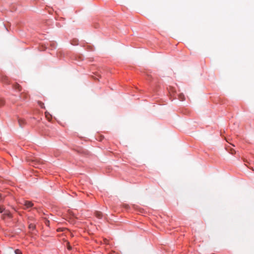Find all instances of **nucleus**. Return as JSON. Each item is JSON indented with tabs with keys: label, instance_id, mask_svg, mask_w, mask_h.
Instances as JSON below:
<instances>
[{
	"label": "nucleus",
	"instance_id": "7ed1b4c3",
	"mask_svg": "<svg viewBox=\"0 0 254 254\" xmlns=\"http://www.w3.org/2000/svg\"><path fill=\"white\" fill-rule=\"evenodd\" d=\"M2 217L3 219H5L6 217L10 218L11 217V214L8 210H4Z\"/></svg>",
	"mask_w": 254,
	"mask_h": 254
},
{
	"label": "nucleus",
	"instance_id": "f8f14e48",
	"mask_svg": "<svg viewBox=\"0 0 254 254\" xmlns=\"http://www.w3.org/2000/svg\"><path fill=\"white\" fill-rule=\"evenodd\" d=\"M20 97H21V98H23V99H24L26 98V97H27V95H26V94H25V93H22V94H21V96H20Z\"/></svg>",
	"mask_w": 254,
	"mask_h": 254
},
{
	"label": "nucleus",
	"instance_id": "f3484780",
	"mask_svg": "<svg viewBox=\"0 0 254 254\" xmlns=\"http://www.w3.org/2000/svg\"><path fill=\"white\" fill-rule=\"evenodd\" d=\"M3 197V195L1 193H0V200H2Z\"/></svg>",
	"mask_w": 254,
	"mask_h": 254
},
{
	"label": "nucleus",
	"instance_id": "412c9836",
	"mask_svg": "<svg viewBox=\"0 0 254 254\" xmlns=\"http://www.w3.org/2000/svg\"><path fill=\"white\" fill-rule=\"evenodd\" d=\"M32 227H33V225H32V226H31V225H30V228H32Z\"/></svg>",
	"mask_w": 254,
	"mask_h": 254
},
{
	"label": "nucleus",
	"instance_id": "aec40b11",
	"mask_svg": "<svg viewBox=\"0 0 254 254\" xmlns=\"http://www.w3.org/2000/svg\"><path fill=\"white\" fill-rule=\"evenodd\" d=\"M32 227H33V225H32V226H31V225H30V228H32Z\"/></svg>",
	"mask_w": 254,
	"mask_h": 254
},
{
	"label": "nucleus",
	"instance_id": "6e6552de",
	"mask_svg": "<svg viewBox=\"0 0 254 254\" xmlns=\"http://www.w3.org/2000/svg\"><path fill=\"white\" fill-rule=\"evenodd\" d=\"M14 88L15 89H18L19 91L21 90V86L17 83H16L14 85Z\"/></svg>",
	"mask_w": 254,
	"mask_h": 254
},
{
	"label": "nucleus",
	"instance_id": "0eeeda50",
	"mask_svg": "<svg viewBox=\"0 0 254 254\" xmlns=\"http://www.w3.org/2000/svg\"><path fill=\"white\" fill-rule=\"evenodd\" d=\"M179 98L181 101H184L185 99V96L183 93H181L179 95Z\"/></svg>",
	"mask_w": 254,
	"mask_h": 254
},
{
	"label": "nucleus",
	"instance_id": "2eb2a0df",
	"mask_svg": "<svg viewBox=\"0 0 254 254\" xmlns=\"http://www.w3.org/2000/svg\"><path fill=\"white\" fill-rule=\"evenodd\" d=\"M67 249H68L69 250H71V246H70V245H69V243H67Z\"/></svg>",
	"mask_w": 254,
	"mask_h": 254
},
{
	"label": "nucleus",
	"instance_id": "423d86ee",
	"mask_svg": "<svg viewBox=\"0 0 254 254\" xmlns=\"http://www.w3.org/2000/svg\"><path fill=\"white\" fill-rule=\"evenodd\" d=\"M95 214L96 217L99 219H101L102 217V213L100 211H96Z\"/></svg>",
	"mask_w": 254,
	"mask_h": 254
},
{
	"label": "nucleus",
	"instance_id": "39448f33",
	"mask_svg": "<svg viewBox=\"0 0 254 254\" xmlns=\"http://www.w3.org/2000/svg\"><path fill=\"white\" fill-rule=\"evenodd\" d=\"M1 80L4 83H8V79L7 76H2L1 78Z\"/></svg>",
	"mask_w": 254,
	"mask_h": 254
},
{
	"label": "nucleus",
	"instance_id": "1a4fd4ad",
	"mask_svg": "<svg viewBox=\"0 0 254 254\" xmlns=\"http://www.w3.org/2000/svg\"><path fill=\"white\" fill-rule=\"evenodd\" d=\"M5 101L3 99L0 98V107L4 105Z\"/></svg>",
	"mask_w": 254,
	"mask_h": 254
},
{
	"label": "nucleus",
	"instance_id": "20e7f679",
	"mask_svg": "<svg viewBox=\"0 0 254 254\" xmlns=\"http://www.w3.org/2000/svg\"><path fill=\"white\" fill-rule=\"evenodd\" d=\"M18 124L20 127H22L25 124V121L23 119H18Z\"/></svg>",
	"mask_w": 254,
	"mask_h": 254
},
{
	"label": "nucleus",
	"instance_id": "f257e3e1",
	"mask_svg": "<svg viewBox=\"0 0 254 254\" xmlns=\"http://www.w3.org/2000/svg\"><path fill=\"white\" fill-rule=\"evenodd\" d=\"M42 161H41L39 159H32L31 162L30 163V165L32 166H33L34 167H35L36 168H38V165L40 163H42Z\"/></svg>",
	"mask_w": 254,
	"mask_h": 254
},
{
	"label": "nucleus",
	"instance_id": "4468645a",
	"mask_svg": "<svg viewBox=\"0 0 254 254\" xmlns=\"http://www.w3.org/2000/svg\"><path fill=\"white\" fill-rule=\"evenodd\" d=\"M4 210V208L2 206H0V213L3 212Z\"/></svg>",
	"mask_w": 254,
	"mask_h": 254
},
{
	"label": "nucleus",
	"instance_id": "dca6fc26",
	"mask_svg": "<svg viewBox=\"0 0 254 254\" xmlns=\"http://www.w3.org/2000/svg\"><path fill=\"white\" fill-rule=\"evenodd\" d=\"M235 152V151L234 150L231 149L230 153H231L232 154H234Z\"/></svg>",
	"mask_w": 254,
	"mask_h": 254
},
{
	"label": "nucleus",
	"instance_id": "6ab92c4d",
	"mask_svg": "<svg viewBox=\"0 0 254 254\" xmlns=\"http://www.w3.org/2000/svg\"><path fill=\"white\" fill-rule=\"evenodd\" d=\"M32 227H33V225H32V226H31V225H30V228H32Z\"/></svg>",
	"mask_w": 254,
	"mask_h": 254
},
{
	"label": "nucleus",
	"instance_id": "f03ea898",
	"mask_svg": "<svg viewBox=\"0 0 254 254\" xmlns=\"http://www.w3.org/2000/svg\"><path fill=\"white\" fill-rule=\"evenodd\" d=\"M21 203L25 206V208L31 207L33 205V204L32 203V202L26 200H23V202H22Z\"/></svg>",
	"mask_w": 254,
	"mask_h": 254
},
{
	"label": "nucleus",
	"instance_id": "9d476101",
	"mask_svg": "<svg viewBox=\"0 0 254 254\" xmlns=\"http://www.w3.org/2000/svg\"><path fill=\"white\" fill-rule=\"evenodd\" d=\"M45 115H46V117L47 119L49 121H50L51 118V115L49 114H48L47 112H45Z\"/></svg>",
	"mask_w": 254,
	"mask_h": 254
},
{
	"label": "nucleus",
	"instance_id": "ddd939ff",
	"mask_svg": "<svg viewBox=\"0 0 254 254\" xmlns=\"http://www.w3.org/2000/svg\"><path fill=\"white\" fill-rule=\"evenodd\" d=\"M14 253L15 254H22V252L18 249L15 250Z\"/></svg>",
	"mask_w": 254,
	"mask_h": 254
},
{
	"label": "nucleus",
	"instance_id": "9b49d317",
	"mask_svg": "<svg viewBox=\"0 0 254 254\" xmlns=\"http://www.w3.org/2000/svg\"><path fill=\"white\" fill-rule=\"evenodd\" d=\"M38 104L39 105V106L42 108H44L45 107H44V104L43 103H42V102L41 101H38Z\"/></svg>",
	"mask_w": 254,
	"mask_h": 254
},
{
	"label": "nucleus",
	"instance_id": "a211bd4d",
	"mask_svg": "<svg viewBox=\"0 0 254 254\" xmlns=\"http://www.w3.org/2000/svg\"><path fill=\"white\" fill-rule=\"evenodd\" d=\"M104 243L106 244H107L108 243V240L106 239H104Z\"/></svg>",
	"mask_w": 254,
	"mask_h": 254
}]
</instances>
